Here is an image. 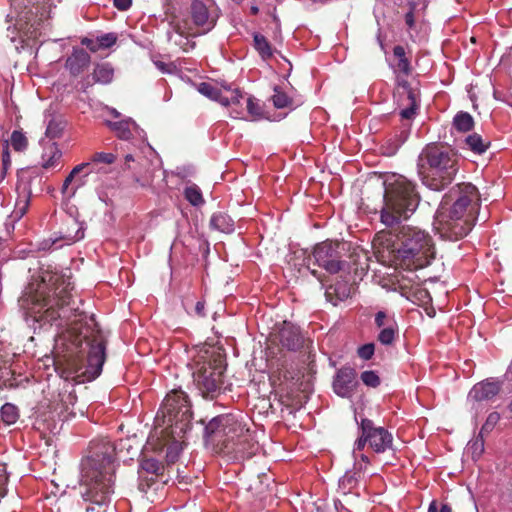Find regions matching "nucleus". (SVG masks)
Wrapping results in <instances>:
<instances>
[{"label":"nucleus","mask_w":512,"mask_h":512,"mask_svg":"<svg viewBox=\"0 0 512 512\" xmlns=\"http://www.w3.org/2000/svg\"><path fill=\"white\" fill-rule=\"evenodd\" d=\"M71 276L66 275V382L84 384L97 379L106 361L107 340Z\"/></svg>","instance_id":"f257e3e1"},{"label":"nucleus","mask_w":512,"mask_h":512,"mask_svg":"<svg viewBox=\"0 0 512 512\" xmlns=\"http://www.w3.org/2000/svg\"><path fill=\"white\" fill-rule=\"evenodd\" d=\"M116 448L106 439L93 440L89 446V455L81 462L82 497L99 506L110 502L113 490L114 458Z\"/></svg>","instance_id":"f03ea898"},{"label":"nucleus","mask_w":512,"mask_h":512,"mask_svg":"<svg viewBox=\"0 0 512 512\" xmlns=\"http://www.w3.org/2000/svg\"><path fill=\"white\" fill-rule=\"evenodd\" d=\"M452 193L457 195L452 205L445 199L437 210L434 228L442 239L458 241L464 238L474 226L479 195L471 183H461Z\"/></svg>","instance_id":"7ed1b4c3"},{"label":"nucleus","mask_w":512,"mask_h":512,"mask_svg":"<svg viewBox=\"0 0 512 512\" xmlns=\"http://www.w3.org/2000/svg\"><path fill=\"white\" fill-rule=\"evenodd\" d=\"M381 253L387 252L389 260L407 270L428 266L434 258L431 237L425 231L410 225L401 226L396 240L381 241Z\"/></svg>","instance_id":"20e7f679"},{"label":"nucleus","mask_w":512,"mask_h":512,"mask_svg":"<svg viewBox=\"0 0 512 512\" xmlns=\"http://www.w3.org/2000/svg\"><path fill=\"white\" fill-rule=\"evenodd\" d=\"M381 222L387 227L398 226L415 212L420 202L416 185L402 175L393 176L384 182Z\"/></svg>","instance_id":"39448f33"},{"label":"nucleus","mask_w":512,"mask_h":512,"mask_svg":"<svg viewBox=\"0 0 512 512\" xmlns=\"http://www.w3.org/2000/svg\"><path fill=\"white\" fill-rule=\"evenodd\" d=\"M457 154L443 145L428 144L418 157V174L428 188L441 191L452 183L458 172Z\"/></svg>","instance_id":"423d86ee"},{"label":"nucleus","mask_w":512,"mask_h":512,"mask_svg":"<svg viewBox=\"0 0 512 512\" xmlns=\"http://www.w3.org/2000/svg\"><path fill=\"white\" fill-rule=\"evenodd\" d=\"M192 409L188 395L181 389L171 390L164 398L156 416V421L169 429L175 443L185 437L192 426Z\"/></svg>","instance_id":"0eeeda50"},{"label":"nucleus","mask_w":512,"mask_h":512,"mask_svg":"<svg viewBox=\"0 0 512 512\" xmlns=\"http://www.w3.org/2000/svg\"><path fill=\"white\" fill-rule=\"evenodd\" d=\"M249 431L240 412L221 414L211 419L204 429L208 441L228 451L240 452L239 440Z\"/></svg>","instance_id":"6e6552de"},{"label":"nucleus","mask_w":512,"mask_h":512,"mask_svg":"<svg viewBox=\"0 0 512 512\" xmlns=\"http://www.w3.org/2000/svg\"><path fill=\"white\" fill-rule=\"evenodd\" d=\"M50 287L48 292L32 295L31 291L24 294L25 301L31 302L40 309H44L40 315V320L56 327H62L61 311L64 305V281L61 275L50 276L48 279Z\"/></svg>","instance_id":"1a4fd4ad"},{"label":"nucleus","mask_w":512,"mask_h":512,"mask_svg":"<svg viewBox=\"0 0 512 512\" xmlns=\"http://www.w3.org/2000/svg\"><path fill=\"white\" fill-rule=\"evenodd\" d=\"M225 359L220 353H212L204 361L196 362L194 383L205 399L216 398L223 385Z\"/></svg>","instance_id":"9d476101"},{"label":"nucleus","mask_w":512,"mask_h":512,"mask_svg":"<svg viewBox=\"0 0 512 512\" xmlns=\"http://www.w3.org/2000/svg\"><path fill=\"white\" fill-rule=\"evenodd\" d=\"M346 243L338 241H324L314 247L309 260L322 267L330 274L346 271L349 264L346 261Z\"/></svg>","instance_id":"9b49d317"},{"label":"nucleus","mask_w":512,"mask_h":512,"mask_svg":"<svg viewBox=\"0 0 512 512\" xmlns=\"http://www.w3.org/2000/svg\"><path fill=\"white\" fill-rule=\"evenodd\" d=\"M397 91L400 95V105L403 106L399 115L401 119L412 120L419 109L420 90L413 87L411 83L401 77L396 79Z\"/></svg>","instance_id":"f8f14e48"},{"label":"nucleus","mask_w":512,"mask_h":512,"mask_svg":"<svg viewBox=\"0 0 512 512\" xmlns=\"http://www.w3.org/2000/svg\"><path fill=\"white\" fill-rule=\"evenodd\" d=\"M358 385L357 372L354 368L343 366L337 370L333 380V391L342 398L353 395Z\"/></svg>","instance_id":"ddd939ff"},{"label":"nucleus","mask_w":512,"mask_h":512,"mask_svg":"<svg viewBox=\"0 0 512 512\" xmlns=\"http://www.w3.org/2000/svg\"><path fill=\"white\" fill-rule=\"evenodd\" d=\"M271 342L279 345L281 349L297 351L302 348L304 340L298 327L284 322L278 333L273 335Z\"/></svg>","instance_id":"4468645a"},{"label":"nucleus","mask_w":512,"mask_h":512,"mask_svg":"<svg viewBox=\"0 0 512 512\" xmlns=\"http://www.w3.org/2000/svg\"><path fill=\"white\" fill-rule=\"evenodd\" d=\"M41 22V18H38L31 10L19 17L16 26L23 43L30 46V41L38 39L41 35Z\"/></svg>","instance_id":"2eb2a0df"},{"label":"nucleus","mask_w":512,"mask_h":512,"mask_svg":"<svg viewBox=\"0 0 512 512\" xmlns=\"http://www.w3.org/2000/svg\"><path fill=\"white\" fill-rule=\"evenodd\" d=\"M364 425L369 430V447L376 453H383L392 447L393 436L384 427L375 426L374 422L364 418Z\"/></svg>","instance_id":"dca6fc26"},{"label":"nucleus","mask_w":512,"mask_h":512,"mask_svg":"<svg viewBox=\"0 0 512 512\" xmlns=\"http://www.w3.org/2000/svg\"><path fill=\"white\" fill-rule=\"evenodd\" d=\"M190 14L193 23L199 29L200 33H206L210 31L214 25V19L210 18V14L206 5L199 1L194 0L190 7Z\"/></svg>","instance_id":"f3484780"},{"label":"nucleus","mask_w":512,"mask_h":512,"mask_svg":"<svg viewBox=\"0 0 512 512\" xmlns=\"http://www.w3.org/2000/svg\"><path fill=\"white\" fill-rule=\"evenodd\" d=\"M501 388L499 381L485 380L475 384L470 391V397L475 401L490 400L495 397Z\"/></svg>","instance_id":"a211bd4d"},{"label":"nucleus","mask_w":512,"mask_h":512,"mask_svg":"<svg viewBox=\"0 0 512 512\" xmlns=\"http://www.w3.org/2000/svg\"><path fill=\"white\" fill-rule=\"evenodd\" d=\"M353 287L346 281H337L335 284L329 285L325 291L326 299L336 306L339 302L348 299L352 294Z\"/></svg>","instance_id":"6ab92c4d"},{"label":"nucleus","mask_w":512,"mask_h":512,"mask_svg":"<svg viewBox=\"0 0 512 512\" xmlns=\"http://www.w3.org/2000/svg\"><path fill=\"white\" fill-rule=\"evenodd\" d=\"M90 55L83 49H74L72 55L66 59V68H69L71 75L78 76L88 67Z\"/></svg>","instance_id":"aec40b11"},{"label":"nucleus","mask_w":512,"mask_h":512,"mask_svg":"<svg viewBox=\"0 0 512 512\" xmlns=\"http://www.w3.org/2000/svg\"><path fill=\"white\" fill-rule=\"evenodd\" d=\"M117 41V35L113 32L102 34L95 38L84 37L81 39V44L89 49L91 52H97L102 49L111 48Z\"/></svg>","instance_id":"412c9836"},{"label":"nucleus","mask_w":512,"mask_h":512,"mask_svg":"<svg viewBox=\"0 0 512 512\" xmlns=\"http://www.w3.org/2000/svg\"><path fill=\"white\" fill-rule=\"evenodd\" d=\"M84 237L83 224L73 214L71 209L66 211V244H71Z\"/></svg>","instance_id":"4be33fe9"},{"label":"nucleus","mask_w":512,"mask_h":512,"mask_svg":"<svg viewBox=\"0 0 512 512\" xmlns=\"http://www.w3.org/2000/svg\"><path fill=\"white\" fill-rule=\"evenodd\" d=\"M48 124L46 128V138L55 142L60 139L64 133V117L62 114H49Z\"/></svg>","instance_id":"5701e85b"},{"label":"nucleus","mask_w":512,"mask_h":512,"mask_svg":"<svg viewBox=\"0 0 512 512\" xmlns=\"http://www.w3.org/2000/svg\"><path fill=\"white\" fill-rule=\"evenodd\" d=\"M44 145L42 165L44 168L54 167L55 163L61 158L62 151L56 142L48 140Z\"/></svg>","instance_id":"b1692460"},{"label":"nucleus","mask_w":512,"mask_h":512,"mask_svg":"<svg viewBox=\"0 0 512 512\" xmlns=\"http://www.w3.org/2000/svg\"><path fill=\"white\" fill-rule=\"evenodd\" d=\"M210 227L223 233H231L234 230V222L226 213L216 212L211 216Z\"/></svg>","instance_id":"393cba45"},{"label":"nucleus","mask_w":512,"mask_h":512,"mask_svg":"<svg viewBox=\"0 0 512 512\" xmlns=\"http://www.w3.org/2000/svg\"><path fill=\"white\" fill-rule=\"evenodd\" d=\"M254 48L259 53L263 60H268L273 56V48L267 38L260 34L254 33L253 35Z\"/></svg>","instance_id":"a878e982"},{"label":"nucleus","mask_w":512,"mask_h":512,"mask_svg":"<svg viewBox=\"0 0 512 512\" xmlns=\"http://www.w3.org/2000/svg\"><path fill=\"white\" fill-rule=\"evenodd\" d=\"M466 146L475 154L481 155L490 146V142L484 140L481 135L477 133L470 134L465 139Z\"/></svg>","instance_id":"bb28decb"},{"label":"nucleus","mask_w":512,"mask_h":512,"mask_svg":"<svg viewBox=\"0 0 512 512\" xmlns=\"http://www.w3.org/2000/svg\"><path fill=\"white\" fill-rule=\"evenodd\" d=\"M114 76V70L110 64H97L94 72V81L101 84H108L112 81Z\"/></svg>","instance_id":"cd10ccee"},{"label":"nucleus","mask_w":512,"mask_h":512,"mask_svg":"<svg viewBox=\"0 0 512 512\" xmlns=\"http://www.w3.org/2000/svg\"><path fill=\"white\" fill-rule=\"evenodd\" d=\"M453 126L459 132H468L474 127V119L468 112L459 111L453 118Z\"/></svg>","instance_id":"c85d7f7f"},{"label":"nucleus","mask_w":512,"mask_h":512,"mask_svg":"<svg viewBox=\"0 0 512 512\" xmlns=\"http://www.w3.org/2000/svg\"><path fill=\"white\" fill-rule=\"evenodd\" d=\"M7 141L9 142V146L16 152L26 151L29 144L28 138L22 130H14L11 133L10 139Z\"/></svg>","instance_id":"c756f323"},{"label":"nucleus","mask_w":512,"mask_h":512,"mask_svg":"<svg viewBox=\"0 0 512 512\" xmlns=\"http://www.w3.org/2000/svg\"><path fill=\"white\" fill-rule=\"evenodd\" d=\"M398 333V326L397 323H390L389 327H384L383 329H380V332L377 336V340L382 345H392L396 339Z\"/></svg>","instance_id":"7c9ffc66"},{"label":"nucleus","mask_w":512,"mask_h":512,"mask_svg":"<svg viewBox=\"0 0 512 512\" xmlns=\"http://www.w3.org/2000/svg\"><path fill=\"white\" fill-rule=\"evenodd\" d=\"M272 103L275 108H291L293 106V99L289 97L284 91L278 86L274 88V94L271 97Z\"/></svg>","instance_id":"2f4dec72"},{"label":"nucleus","mask_w":512,"mask_h":512,"mask_svg":"<svg viewBox=\"0 0 512 512\" xmlns=\"http://www.w3.org/2000/svg\"><path fill=\"white\" fill-rule=\"evenodd\" d=\"M0 415L5 424H14L19 418L18 408L11 403H5L1 407Z\"/></svg>","instance_id":"473e14b6"},{"label":"nucleus","mask_w":512,"mask_h":512,"mask_svg":"<svg viewBox=\"0 0 512 512\" xmlns=\"http://www.w3.org/2000/svg\"><path fill=\"white\" fill-rule=\"evenodd\" d=\"M184 196L185 199L193 206H199L204 203L202 192L200 188L195 184L185 188Z\"/></svg>","instance_id":"72a5a7b5"},{"label":"nucleus","mask_w":512,"mask_h":512,"mask_svg":"<svg viewBox=\"0 0 512 512\" xmlns=\"http://www.w3.org/2000/svg\"><path fill=\"white\" fill-rule=\"evenodd\" d=\"M141 468L143 471L151 474L152 476H158L162 474L164 467L162 464L155 459H145L141 463Z\"/></svg>","instance_id":"f704fd0d"},{"label":"nucleus","mask_w":512,"mask_h":512,"mask_svg":"<svg viewBox=\"0 0 512 512\" xmlns=\"http://www.w3.org/2000/svg\"><path fill=\"white\" fill-rule=\"evenodd\" d=\"M29 207V195L25 194L23 197L19 198L15 204V208L13 210L12 216L14 219H21L27 212Z\"/></svg>","instance_id":"c9c22d12"},{"label":"nucleus","mask_w":512,"mask_h":512,"mask_svg":"<svg viewBox=\"0 0 512 512\" xmlns=\"http://www.w3.org/2000/svg\"><path fill=\"white\" fill-rule=\"evenodd\" d=\"M64 246V238L63 237H56V238H49V239H46V240H43L39 246H38V249L39 250H44V251H55V250H59L61 249L62 247Z\"/></svg>","instance_id":"e433bc0d"},{"label":"nucleus","mask_w":512,"mask_h":512,"mask_svg":"<svg viewBox=\"0 0 512 512\" xmlns=\"http://www.w3.org/2000/svg\"><path fill=\"white\" fill-rule=\"evenodd\" d=\"M90 166V163H81L75 166L66 176V188L78 175L83 174V176H87L89 173H91L92 170Z\"/></svg>","instance_id":"4c0bfd02"},{"label":"nucleus","mask_w":512,"mask_h":512,"mask_svg":"<svg viewBox=\"0 0 512 512\" xmlns=\"http://www.w3.org/2000/svg\"><path fill=\"white\" fill-rule=\"evenodd\" d=\"M359 428H360L361 434L358 437V439L355 441L354 452L362 451L364 449L365 445L369 444V438H368L369 430H367L366 425H364V418L361 419Z\"/></svg>","instance_id":"58836bf2"},{"label":"nucleus","mask_w":512,"mask_h":512,"mask_svg":"<svg viewBox=\"0 0 512 512\" xmlns=\"http://www.w3.org/2000/svg\"><path fill=\"white\" fill-rule=\"evenodd\" d=\"M360 378L362 382L368 387L376 388L380 385V378L375 371H364L361 373Z\"/></svg>","instance_id":"ea45409f"},{"label":"nucleus","mask_w":512,"mask_h":512,"mask_svg":"<svg viewBox=\"0 0 512 512\" xmlns=\"http://www.w3.org/2000/svg\"><path fill=\"white\" fill-rule=\"evenodd\" d=\"M197 90L199 91V93L212 100L218 99V93L220 91L219 89H217L216 87L207 82H201L197 86Z\"/></svg>","instance_id":"a19ab883"},{"label":"nucleus","mask_w":512,"mask_h":512,"mask_svg":"<svg viewBox=\"0 0 512 512\" xmlns=\"http://www.w3.org/2000/svg\"><path fill=\"white\" fill-rule=\"evenodd\" d=\"M1 161H2L1 175H2V177H4L11 167V157H10L8 141H4L3 151L1 154Z\"/></svg>","instance_id":"79ce46f5"},{"label":"nucleus","mask_w":512,"mask_h":512,"mask_svg":"<svg viewBox=\"0 0 512 512\" xmlns=\"http://www.w3.org/2000/svg\"><path fill=\"white\" fill-rule=\"evenodd\" d=\"M113 130L116 131L119 138L127 140L132 136L127 122H115L112 124Z\"/></svg>","instance_id":"37998d69"},{"label":"nucleus","mask_w":512,"mask_h":512,"mask_svg":"<svg viewBox=\"0 0 512 512\" xmlns=\"http://www.w3.org/2000/svg\"><path fill=\"white\" fill-rule=\"evenodd\" d=\"M499 420H500L499 413H497V412L490 413L486 419V422L483 424V426L481 428L480 435L482 436L484 433H489L490 431H492Z\"/></svg>","instance_id":"c03bdc74"},{"label":"nucleus","mask_w":512,"mask_h":512,"mask_svg":"<svg viewBox=\"0 0 512 512\" xmlns=\"http://www.w3.org/2000/svg\"><path fill=\"white\" fill-rule=\"evenodd\" d=\"M247 111L254 119H258L263 115L261 105L253 97L247 99Z\"/></svg>","instance_id":"a18cd8bd"},{"label":"nucleus","mask_w":512,"mask_h":512,"mask_svg":"<svg viewBox=\"0 0 512 512\" xmlns=\"http://www.w3.org/2000/svg\"><path fill=\"white\" fill-rule=\"evenodd\" d=\"M374 323H375L377 328L383 329L384 327H389L390 323H396V321L392 317H389L386 314V312L378 311L375 314Z\"/></svg>","instance_id":"49530a36"},{"label":"nucleus","mask_w":512,"mask_h":512,"mask_svg":"<svg viewBox=\"0 0 512 512\" xmlns=\"http://www.w3.org/2000/svg\"><path fill=\"white\" fill-rule=\"evenodd\" d=\"M375 352V345L374 343H367L364 344L357 349V355L359 358L363 360H370Z\"/></svg>","instance_id":"de8ad7c7"},{"label":"nucleus","mask_w":512,"mask_h":512,"mask_svg":"<svg viewBox=\"0 0 512 512\" xmlns=\"http://www.w3.org/2000/svg\"><path fill=\"white\" fill-rule=\"evenodd\" d=\"M116 160V157L112 153L97 152L92 156L93 162H101L106 164H112Z\"/></svg>","instance_id":"09e8293b"},{"label":"nucleus","mask_w":512,"mask_h":512,"mask_svg":"<svg viewBox=\"0 0 512 512\" xmlns=\"http://www.w3.org/2000/svg\"><path fill=\"white\" fill-rule=\"evenodd\" d=\"M132 180L135 187L139 186L142 188H149L152 186V179L150 176H139L133 174Z\"/></svg>","instance_id":"8fccbe9b"},{"label":"nucleus","mask_w":512,"mask_h":512,"mask_svg":"<svg viewBox=\"0 0 512 512\" xmlns=\"http://www.w3.org/2000/svg\"><path fill=\"white\" fill-rule=\"evenodd\" d=\"M428 512H452V509L450 505L434 500L430 503Z\"/></svg>","instance_id":"3c124183"},{"label":"nucleus","mask_w":512,"mask_h":512,"mask_svg":"<svg viewBox=\"0 0 512 512\" xmlns=\"http://www.w3.org/2000/svg\"><path fill=\"white\" fill-rule=\"evenodd\" d=\"M397 69L400 72H402L403 74H405L406 76L411 74L412 66H411L410 60L408 58L400 59V61H398V63H397Z\"/></svg>","instance_id":"603ef678"},{"label":"nucleus","mask_w":512,"mask_h":512,"mask_svg":"<svg viewBox=\"0 0 512 512\" xmlns=\"http://www.w3.org/2000/svg\"><path fill=\"white\" fill-rule=\"evenodd\" d=\"M114 6L120 11L128 10L132 5V0H114Z\"/></svg>","instance_id":"864d4df0"},{"label":"nucleus","mask_w":512,"mask_h":512,"mask_svg":"<svg viewBox=\"0 0 512 512\" xmlns=\"http://www.w3.org/2000/svg\"><path fill=\"white\" fill-rule=\"evenodd\" d=\"M194 313H195L196 316L201 317V318L206 316V313H205V302L204 301H198L195 304Z\"/></svg>","instance_id":"5fc2aeb1"},{"label":"nucleus","mask_w":512,"mask_h":512,"mask_svg":"<svg viewBox=\"0 0 512 512\" xmlns=\"http://www.w3.org/2000/svg\"><path fill=\"white\" fill-rule=\"evenodd\" d=\"M154 481L155 480L153 476L151 478H141L139 482V489L142 492H146L147 489L152 485V483H154Z\"/></svg>","instance_id":"6e6d98bb"},{"label":"nucleus","mask_w":512,"mask_h":512,"mask_svg":"<svg viewBox=\"0 0 512 512\" xmlns=\"http://www.w3.org/2000/svg\"><path fill=\"white\" fill-rule=\"evenodd\" d=\"M393 54L398 61H400V59H407L405 49L401 45H397L393 48Z\"/></svg>","instance_id":"4d7b16f0"},{"label":"nucleus","mask_w":512,"mask_h":512,"mask_svg":"<svg viewBox=\"0 0 512 512\" xmlns=\"http://www.w3.org/2000/svg\"><path fill=\"white\" fill-rule=\"evenodd\" d=\"M405 23L409 28H412L415 24V17L412 11H409L405 14Z\"/></svg>","instance_id":"13d9d810"},{"label":"nucleus","mask_w":512,"mask_h":512,"mask_svg":"<svg viewBox=\"0 0 512 512\" xmlns=\"http://www.w3.org/2000/svg\"><path fill=\"white\" fill-rule=\"evenodd\" d=\"M134 162H135V160H134V158H133V156L131 154L126 155L125 163H124V169H128V170H132L133 169V170H135L136 167H133L131 165V163H134Z\"/></svg>","instance_id":"bf43d9fd"},{"label":"nucleus","mask_w":512,"mask_h":512,"mask_svg":"<svg viewBox=\"0 0 512 512\" xmlns=\"http://www.w3.org/2000/svg\"><path fill=\"white\" fill-rule=\"evenodd\" d=\"M214 101L219 102L223 106L231 105L230 99L227 98V97L222 96L220 91L218 93V99H215Z\"/></svg>","instance_id":"052dcab7"},{"label":"nucleus","mask_w":512,"mask_h":512,"mask_svg":"<svg viewBox=\"0 0 512 512\" xmlns=\"http://www.w3.org/2000/svg\"><path fill=\"white\" fill-rule=\"evenodd\" d=\"M54 367H55V371L57 372L58 376L60 378H63L64 377V368L59 366L55 361H54Z\"/></svg>","instance_id":"680f3d73"},{"label":"nucleus","mask_w":512,"mask_h":512,"mask_svg":"<svg viewBox=\"0 0 512 512\" xmlns=\"http://www.w3.org/2000/svg\"><path fill=\"white\" fill-rule=\"evenodd\" d=\"M68 401L70 404H74V402L76 401V396L72 392L69 393Z\"/></svg>","instance_id":"e2e57ef3"},{"label":"nucleus","mask_w":512,"mask_h":512,"mask_svg":"<svg viewBox=\"0 0 512 512\" xmlns=\"http://www.w3.org/2000/svg\"><path fill=\"white\" fill-rule=\"evenodd\" d=\"M239 97H240V96L232 97V98L230 99L231 104H239Z\"/></svg>","instance_id":"0e129e2a"},{"label":"nucleus","mask_w":512,"mask_h":512,"mask_svg":"<svg viewBox=\"0 0 512 512\" xmlns=\"http://www.w3.org/2000/svg\"><path fill=\"white\" fill-rule=\"evenodd\" d=\"M258 12H259V8L258 7H256V6H252L251 7V14L252 15H257Z\"/></svg>","instance_id":"69168bd1"},{"label":"nucleus","mask_w":512,"mask_h":512,"mask_svg":"<svg viewBox=\"0 0 512 512\" xmlns=\"http://www.w3.org/2000/svg\"><path fill=\"white\" fill-rule=\"evenodd\" d=\"M361 460L366 462V463L369 462L368 457L366 455H364V454L361 455Z\"/></svg>","instance_id":"338daca9"},{"label":"nucleus","mask_w":512,"mask_h":512,"mask_svg":"<svg viewBox=\"0 0 512 512\" xmlns=\"http://www.w3.org/2000/svg\"><path fill=\"white\" fill-rule=\"evenodd\" d=\"M175 31H176L178 34H180V35H182V34H183V31L180 29V27H179V26H176V27H175Z\"/></svg>","instance_id":"774afa93"}]
</instances>
